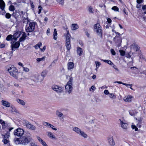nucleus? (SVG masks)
<instances>
[{
	"label": "nucleus",
	"mask_w": 146,
	"mask_h": 146,
	"mask_svg": "<svg viewBox=\"0 0 146 146\" xmlns=\"http://www.w3.org/2000/svg\"><path fill=\"white\" fill-rule=\"evenodd\" d=\"M32 140L31 135L29 133H26L24 136L19 138H15L14 139L16 143L24 145H27Z\"/></svg>",
	"instance_id": "obj_1"
},
{
	"label": "nucleus",
	"mask_w": 146,
	"mask_h": 146,
	"mask_svg": "<svg viewBox=\"0 0 146 146\" xmlns=\"http://www.w3.org/2000/svg\"><path fill=\"white\" fill-rule=\"evenodd\" d=\"M8 71L11 76L17 79L18 78L19 74L18 72V70L13 66L8 68Z\"/></svg>",
	"instance_id": "obj_2"
},
{
	"label": "nucleus",
	"mask_w": 146,
	"mask_h": 146,
	"mask_svg": "<svg viewBox=\"0 0 146 146\" xmlns=\"http://www.w3.org/2000/svg\"><path fill=\"white\" fill-rule=\"evenodd\" d=\"M36 24L35 22H30L26 26V31L27 32H31L34 31L35 29V25Z\"/></svg>",
	"instance_id": "obj_3"
},
{
	"label": "nucleus",
	"mask_w": 146,
	"mask_h": 146,
	"mask_svg": "<svg viewBox=\"0 0 146 146\" xmlns=\"http://www.w3.org/2000/svg\"><path fill=\"white\" fill-rule=\"evenodd\" d=\"M73 79L72 77H71L69 81L67 82L65 87L66 92L68 93L69 94H70L73 89L72 81Z\"/></svg>",
	"instance_id": "obj_4"
},
{
	"label": "nucleus",
	"mask_w": 146,
	"mask_h": 146,
	"mask_svg": "<svg viewBox=\"0 0 146 146\" xmlns=\"http://www.w3.org/2000/svg\"><path fill=\"white\" fill-rule=\"evenodd\" d=\"M10 135V133L9 132H7L5 135H3V137L2 142L5 145H10V142L9 139Z\"/></svg>",
	"instance_id": "obj_5"
},
{
	"label": "nucleus",
	"mask_w": 146,
	"mask_h": 146,
	"mask_svg": "<svg viewBox=\"0 0 146 146\" xmlns=\"http://www.w3.org/2000/svg\"><path fill=\"white\" fill-rule=\"evenodd\" d=\"M73 130L76 133L78 134L81 135L84 138L87 137V135L84 132L82 131L80 129L77 127H73Z\"/></svg>",
	"instance_id": "obj_6"
},
{
	"label": "nucleus",
	"mask_w": 146,
	"mask_h": 146,
	"mask_svg": "<svg viewBox=\"0 0 146 146\" xmlns=\"http://www.w3.org/2000/svg\"><path fill=\"white\" fill-rule=\"evenodd\" d=\"M23 123L24 126H26L27 128L29 129L33 130L36 129V127L34 125L26 120H23Z\"/></svg>",
	"instance_id": "obj_7"
},
{
	"label": "nucleus",
	"mask_w": 146,
	"mask_h": 146,
	"mask_svg": "<svg viewBox=\"0 0 146 146\" xmlns=\"http://www.w3.org/2000/svg\"><path fill=\"white\" fill-rule=\"evenodd\" d=\"M94 30L96 32L98 35L102 36V31L101 26L99 23H97L94 25Z\"/></svg>",
	"instance_id": "obj_8"
},
{
	"label": "nucleus",
	"mask_w": 146,
	"mask_h": 146,
	"mask_svg": "<svg viewBox=\"0 0 146 146\" xmlns=\"http://www.w3.org/2000/svg\"><path fill=\"white\" fill-rule=\"evenodd\" d=\"M67 33L66 34V46L67 49L68 50H69L70 49L71 47V44H70V35L68 31H67Z\"/></svg>",
	"instance_id": "obj_9"
},
{
	"label": "nucleus",
	"mask_w": 146,
	"mask_h": 146,
	"mask_svg": "<svg viewBox=\"0 0 146 146\" xmlns=\"http://www.w3.org/2000/svg\"><path fill=\"white\" fill-rule=\"evenodd\" d=\"M52 89L58 94H60L63 92V88L56 85H53L52 87Z\"/></svg>",
	"instance_id": "obj_10"
},
{
	"label": "nucleus",
	"mask_w": 146,
	"mask_h": 146,
	"mask_svg": "<svg viewBox=\"0 0 146 146\" xmlns=\"http://www.w3.org/2000/svg\"><path fill=\"white\" fill-rule=\"evenodd\" d=\"M14 135L17 137H21L24 133V130L23 129L18 128L14 131Z\"/></svg>",
	"instance_id": "obj_11"
},
{
	"label": "nucleus",
	"mask_w": 146,
	"mask_h": 146,
	"mask_svg": "<svg viewBox=\"0 0 146 146\" xmlns=\"http://www.w3.org/2000/svg\"><path fill=\"white\" fill-rule=\"evenodd\" d=\"M0 57L2 61L3 62H7L10 58V55L8 54H3L0 55Z\"/></svg>",
	"instance_id": "obj_12"
},
{
	"label": "nucleus",
	"mask_w": 146,
	"mask_h": 146,
	"mask_svg": "<svg viewBox=\"0 0 146 146\" xmlns=\"http://www.w3.org/2000/svg\"><path fill=\"white\" fill-rule=\"evenodd\" d=\"M113 40L115 41L117 47H119L121 46L122 42L121 36H115L113 38Z\"/></svg>",
	"instance_id": "obj_13"
},
{
	"label": "nucleus",
	"mask_w": 146,
	"mask_h": 146,
	"mask_svg": "<svg viewBox=\"0 0 146 146\" xmlns=\"http://www.w3.org/2000/svg\"><path fill=\"white\" fill-rule=\"evenodd\" d=\"M108 141L109 144L111 146H114L115 145V143L114 141L113 136L110 135L108 137Z\"/></svg>",
	"instance_id": "obj_14"
},
{
	"label": "nucleus",
	"mask_w": 146,
	"mask_h": 146,
	"mask_svg": "<svg viewBox=\"0 0 146 146\" xmlns=\"http://www.w3.org/2000/svg\"><path fill=\"white\" fill-rule=\"evenodd\" d=\"M131 48L136 52L139 51L138 46L135 43L131 45Z\"/></svg>",
	"instance_id": "obj_15"
},
{
	"label": "nucleus",
	"mask_w": 146,
	"mask_h": 146,
	"mask_svg": "<svg viewBox=\"0 0 146 146\" xmlns=\"http://www.w3.org/2000/svg\"><path fill=\"white\" fill-rule=\"evenodd\" d=\"M21 34V32L19 31L16 32L13 35V39L15 40L17 39V38L19 37Z\"/></svg>",
	"instance_id": "obj_16"
},
{
	"label": "nucleus",
	"mask_w": 146,
	"mask_h": 146,
	"mask_svg": "<svg viewBox=\"0 0 146 146\" xmlns=\"http://www.w3.org/2000/svg\"><path fill=\"white\" fill-rule=\"evenodd\" d=\"M20 15V11L18 10H15L12 14V16L15 17L16 19H17Z\"/></svg>",
	"instance_id": "obj_17"
},
{
	"label": "nucleus",
	"mask_w": 146,
	"mask_h": 146,
	"mask_svg": "<svg viewBox=\"0 0 146 146\" xmlns=\"http://www.w3.org/2000/svg\"><path fill=\"white\" fill-rule=\"evenodd\" d=\"M120 124L121 127L123 129H127V128L128 124L126 123L123 121H121Z\"/></svg>",
	"instance_id": "obj_18"
},
{
	"label": "nucleus",
	"mask_w": 146,
	"mask_h": 146,
	"mask_svg": "<svg viewBox=\"0 0 146 146\" xmlns=\"http://www.w3.org/2000/svg\"><path fill=\"white\" fill-rule=\"evenodd\" d=\"M5 6V4L3 0H0V9L2 11L4 10V8Z\"/></svg>",
	"instance_id": "obj_19"
},
{
	"label": "nucleus",
	"mask_w": 146,
	"mask_h": 146,
	"mask_svg": "<svg viewBox=\"0 0 146 146\" xmlns=\"http://www.w3.org/2000/svg\"><path fill=\"white\" fill-rule=\"evenodd\" d=\"M35 78L34 80L36 81H40L42 82L41 81L40 77L39 75L37 73H36L34 75V76Z\"/></svg>",
	"instance_id": "obj_20"
},
{
	"label": "nucleus",
	"mask_w": 146,
	"mask_h": 146,
	"mask_svg": "<svg viewBox=\"0 0 146 146\" xmlns=\"http://www.w3.org/2000/svg\"><path fill=\"white\" fill-rule=\"evenodd\" d=\"M20 45V42L18 41L15 42L14 44L11 45L12 50H13V48H17L19 47Z\"/></svg>",
	"instance_id": "obj_21"
},
{
	"label": "nucleus",
	"mask_w": 146,
	"mask_h": 146,
	"mask_svg": "<svg viewBox=\"0 0 146 146\" xmlns=\"http://www.w3.org/2000/svg\"><path fill=\"white\" fill-rule=\"evenodd\" d=\"M133 98V97L130 96H125L123 98V100L125 102H131L132 100V98Z\"/></svg>",
	"instance_id": "obj_22"
},
{
	"label": "nucleus",
	"mask_w": 146,
	"mask_h": 146,
	"mask_svg": "<svg viewBox=\"0 0 146 146\" xmlns=\"http://www.w3.org/2000/svg\"><path fill=\"white\" fill-rule=\"evenodd\" d=\"M23 34L22 35V36L20 38L19 40V42L23 41L25 40L26 38L27 37V36L26 33L25 32H23Z\"/></svg>",
	"instance_id": "obj_23"
},
{
	"label": "nucleus",
	"mask_w": 146,
	"mask_h": 146,
	"mask_svg": "<svg viewBox=\"0 0 146 146\" xmlns=\"http://www.w3.org/2000/svg\"><path fill=\"white\" fill-rule=\"evenodd\" d=\"M47 133V135L50 138L55 140L57 139L56 138L51 132H48Z\"/></svg>",
	"instance_id": "obj_24"
},
{
	"label": "nucleus",
	"mask_w": 146,
	"mask_h": 146,
	"mask_svg": "<svg viewBox=\"0 0 146 146\" xmlns=\"http://www.w3.org/2000/svg\"><path fill=\"white\" fill-rule=\"evenodd\" d=\"M68 68L69 70L73 69L74 67L73 62H68Z\"/></svg>",
	"instance_id": "obj_25"
},
{
	"label": "nucleus",
	"mask_w": 146,
	"mask_h": 146,
	"mask_svg": "<svg viewBox=\"0 0 146 146\" xmlns=\"http://www.w3.org/2000/svg\"><path fill=\"white\" fill-rule=\"evenodd\" d=\"M118 83L119 84H121L124 85L126 86H130V88L132 90H133V89L132 88H131L132 86V85L131 84H129L124 83H123V82H120V81H115L114 82V83Z\"/></svg>",
	"instance_id": "obj_26"
},
{
	"label": "nucleus",
	"mask_w": 146,
	"mask_h": 146,
	"mask_svg": "<svg viewBox=\"0 0 146 146\" xmlns=\"http://www.w3.org/2000/svg\"><path fill=\"white\" fill-rule=\"evenodd\" d=\"M3 104L4 106H6L7 107H9L10 106V104L8 102L5 101H2Z\"/></svg>",
	"instance_id": "obj_27"
},
{
	"label": "nucleus",
	"mask_w": 146,
	"mask_h": 146,
	"mask_svg": "<svg viewBox=\"0 0 146 146\" xmlns=\"http://www.w3.org/2000/svg\"><path fill=\"white\" fill-rule=\"evenodd\" d=\"M53 36L54 39L55 40H56L57 38V33L56 29H54Z\"/></svg>",
	"instance_id": "obj_28"
},
{
	"label": "nucleus",
	"mask_w": 146,
	"mask_h": 146,
	"mask_svg": "<svg viewBox=\"0 0 146 146\" xmlns=\"http://www.w3.org/2000/svg\"><path fill=\"white\" fill-rule=\"evenodd\" d=\"M71 28L72 30H75L78 28V26L77 24H72L71 26Z\"/></svg>",
	"instance_id": "obj_29"
},
{
	"label": "nucleus",
	"mask_w": 146,
	"mask_h": 146,
	"mask_svg": "<svg viewBox=\"0 0 146 146\" xmlns=\"http://www.w3.org/2000/svg\"><path fill=\"white\" fill-rule=\"evenodd\" d=\"M83 52L82 49L80 47H78L77 49V52L79 56H81L82 55V53Z\"/></svg>",
	"instance_id": "obj_30"
},
{
	"label": "nucleus",
	"mask_w": 146,
	"mask_h": 146,
	"mask_svg": "<svg viewBox=\"0 0 146 146\" xmlns=\"http://www.w3.org/2000/svg\"><path fill=\"white\" fill-rule=\"evenodd\" d=\"M101 60L102 61H103L111 65V66H112V64L113 63L111 60H103L102 59H101Z\"/></svg>",
	"instance_id": "obj_31"
},
{
	"label": "nucleus",
	"mask_w": 146,
	"mask_h": 146,
	"mask_svg": "<svg viewBox=\"0 0 146 146\" xmlns=\"http://www.w3.org/2000/svg\"><path fill=\"white\" fill-rule=\"evenodd\" d=\"M46 75V73L45 71H43L41 73V76L42 78L41 79V81H42L45 77Z\"/></svg>",
	"instance_id": "obj_32"
},
{
	"label": "nucleus",
	"mask_w": 146,
	"mask_h": 146,
	"mask_svg": "<svg viewBox=\"0 0 146 146\" xmlns=\"http://www.w3.org/2000/svg\"><path fill=\"white\" fill-rule=\"evenodd\" d=\"M43 124L47 127H52V125L50 124L49 123L46 122H44Z\"/></svg>",
	"instance_id": "obj_33"
},
{
	"label": "nucleus",
	"mask_w": 146,
	"mask_h": 146,
	"mask_svg": "<svg viewBox=\"0 0 146 146\" xmlns=\"http://www.w3.org/2000/svg\"><path fill=\"white\" fill-rule=\"evenodd\" d=\"M0 123L2 125V127L3 128H5L7 126V125L4 121L0 119Z\"/></svg>",
	"instance_id": "obj_34"
},
{
	"label": "nucleus",
	"mask_w": 146,
	"mask_h": 146,
	"mask_svg": "<svg viewBox=\"0 0 146 146\" xmlns=\"http://www.w3.org/2000/svg\"><path fill=\"white\" fill-rule=\"evenodd\" d=\"M129 114L132 116L134 115L135 113H137L136 111L135 110H131L129 111Z\"/></svg>",
	"instance_id": "obj_35"
},
{
	"label": "nucleus",
	"mask_w": 146,
	"mask_h": 146,
	"mask_svg": "<svg viewBox=\"0 0 146 146\" xmlns=\"http://www.w3.org/2000/svg\"><path fill=\"white\" fill-rule=\"evenodd\" d=\"M17 102L21 104L24 106L25 105V103L23 100H21L20 99H17Z\"/></svg>",
	"instance_id": "obj_36"
},
{
	"label": "nucleus",
	"mask_w": 146,
	"mask_h": 146,
	"mask_svg": "<svg viewBox=\"0 0 146 146\" xmlns=\"http://www.w3.org/2000/svg\"><path fill=\"white\" fill-rule=\"evenodd\" d=\"M109 97L112 99H114L116 98V96L113 93H110L109 94Z\"/></svg>",
	"instance_id": "obj_37"
},
{
	"label": "nucleus",
	"mask_w": 146,
	"mask_h": 146,
	"mask_svg": "<svg viewBox=\"0 0 146 146\" xmlns=\"http://www.w3.org/2000/svg\"><path fill=\"white\" fill-rule=\"evenodd\" d=\"M25 19H23V23H26L27 25L29 24V22L30 21V20L28 19V18H24Z\"/></svg>",
	"instance_id": "obj_38"
},
{
	"label": "nucleus",
	"mask_w": 146,
	"mask_h": 146,
	"mask_svg": "<svg viewBox=\"0 0 146 146\" xmlns=\"http://www.w3.org/2000/svg\"><path fill=\"white\" fill-rule=\"evenodd\" d=\"M9 9L11 11H14L15 9L14 6L12 5H11L9 7Z\"/></svg>",
	"instance_id": "obj_39"
},
{
	"label": "nucleus",
	"mask_w": 146,
	"mask_h": 146,
	"mask_svg": "<svg viewBox=\"0 0 146 146\" xmlns=\"http://www.w3.org/2000/svg\"><path fill=\"white\" fill-rule=\"evenodd\" d=\"M12 111L13 112H15L16 113H18L19 111L14 107H12Z\"/></svg>",
	"instance_id": "obj_40"
},
{
	"label": "nucleus",
	"mask_w": 146,
	"mask_h": 146,
	"mask_svg": "<svg viewBox=\"0 0 146 146\" xmlns=\"http://www.w3.org/2000/svg\"><path fill=\"white\" fill-rule=\"evenodd\" d=\"M45 58V57L44 56L42 58H37L36 59V60L38 62H39L40 61L44 60Z\"/></svg>",
	"instance_id": "obj_41"
},
{
	"label": "nucleus",
	"mask_w": 146,
	"mask_h": 146,
	"mask_svg": "<svg viewBox=\"0 0 146 146\" xmlns=\"http://www.w3.org/2000/svg\"><path fill=\"white\" fill-rule=\"evenodd\" d=\"M11 16V15L9 13H7L5 15V17L7 19H9L10 18Z\"/></svg>",
	"instance_id": "obj_42"
},
{
	"label": "nucleus",
	"mask_w": 146,
	"mask_h": 146,
	"mask_svg": "<svg viewBox=\"0 0 146 146\" xmlns=\"http://www.w3.org/2000/svg\"><path fill=\"white\" fill-rule=\"evenodd\" d=\"M12 36H13L12 35H9L6 37V40H9L12 38Z\"/></svg>",
	"instance_id": "obj_43"
},
{
	"label": "nucleus",
	"mask_w": 146,
	"mask_h": 146,
	"mask_svg": "<svg viewBox=\"0 0 146 146\" xmlns=\"http://www.w3.org/2000/svg\"><path fill=\"white\" fill-rule=\"evenodd\" d=\"M95 63L96 65V69H97L101 65V63L98 61H95Z\"/></svg>",
	"instance_id": "obj_44"
},
{
	"label": "nucleus",
	"mask_w": 146,
	"mask_h": 146,
	"mask_svg": "<svg viewBox=\"0 0 146 146\" xmlns=\"http://www.w3.org/2000/svg\"><path fill=\"white\" fill-rule=\"evenodd\" d=\"M120 55L122 56H124L125 54V52L123 50H120L119 51Z\"/></svg>",
	"instance_id": "obj_45"
},
{
	"label": "nucleus",
	"mask_w": 146,
	"mask_h": 146,
	"mask_svg": "<svg viewBox=\"0 0 146 146\" xmlns=\"http://www.w3.org/2000/svg\"><path fill=\"white\" fill-rule=\"evenodd\" d=\"M139 57L140 59H142L143 60H145V58L143 57V55L141 54V52L140 51H139Z\"/></svg>",
	"instance_id": "obj_46"
},
{
	"label": "nucleus",
	"mask_w": 146,
	"mask_h": 146,
	"mask_svg": "<svg viewBox=\"0 0 146 146\" xmlns=\"http://www.w3.org/2000/svg\"><path fill=\"white\" fill-rule=\"evenodd\" d=\"M56 115L58 117H61L63 115V114L58 111H57L56 113Z\"/></svg>",
	"instance_id": "obj_47"
},
{
	"label": "nucleus",
	"mask_w": 146,
	"mask_h": 146,
	"mask_svg": "<svg viewBox=\"0 0 146 146\" xmlns=\"http://www.w3.org/2000/svg\"><path fill=\"white\" fill-rule=\"evenodd\" d=\"M112 9L115 11H118L119 9L116 6H114L112 8Z\"/></svg>",
	"instance_id": "obj_48"
},
{
	"label": "nucleus",
	"mask_w": 146,
	"mask_h": 146,
	"mask_svg": "<svg viewBox=\"0 0 146 146\" xmlns=\"http://www.w3.org/2000/svg\"><path fill=\"white\" fill-rule=\"evenodd\" d=\"M40 143L43 146H48L46 143L43 140L41 141Z\"/></svg>",
	"instance_id": "obj_49"
},
{
	"label": "nucleus",
	"mask_w": 146,
	"mask_h": 146,
	"mask_svg": "<svg viewBox=\"0 0 146 146\" xmlns=\"http://www.w3.org/2000/svg\"><path fill=\"white\" fill-rule=\"evenodd\" d=\"M56 1L58 2L59 4H61L62 5H63V1L62 0H56Z\"/></svg>",
	"instance_id": "obj_50"
},
{
	"label": "nucleus",
	"mask_w": 146,
	"mask_h": 146,
	"mask_svg": "<svg viewBox=\"0 0 146 146\" xmlns=\"http://www.w3.org/2000/svg\"><path fill=\"white\" fill-rule=\"evenodd\" d=\"M38 8L39 9L38 13L39 14L41 13V10H42V7L41 6H40L38 7Z\"/></svg>",
	"instance_id": "obj_51"
},
{
	"label": "nucleus",
	"mask_w": 146,
	"mask_h": 146,
	"mask_svg": "<svg viewBox=\"0 0 146 146\" xmlns=\"http://www.w3.org/2000/svg\"><path fill=\"white\" fill-rule=\"evenodd\" d=\"M131 128L133 129H135V131H137L138 130V128L135 125H131Z\"/></svg>",
	"instance_id": "obj_52"
},
{
	"label": "nucleus",
	"mask_w": 146,
	"mask_h": 146,
	"mask_svg": "<svg viewBox=\"0 0 146 146\" xmlns=\"http://www.w3.org/2000/svg\"><path fill=\"white\" fill-rule=\"evenodd\" d=\"M23 71L25 72H28L29 70V69L27 68H25L24 67H23Z\"/></svg>",
	"instance_id": "obj_53"
},
{
	"label": "nucleus",
	"mask_w": 146,
	"mask_h": 146,
	"mask_svg": "<svg viewBox=\"0 0 146 146\" xmlns=\"http://www.w3.org/2000/svg\"><path fill=\"white\" fill-rule=\"evenodd\" d=\"M111 54L113 55H115V51L113 49H111Z\"/></svg>",
	"instance_id": "obj_54"
},
{
	"label": "nucleus",
	"mask_w": 146,
	"mask_h": 146,
	"mask_svg": "<svg viewBox=\"0 0 146 146\" xmlns=\"http://www.w3.org/2000/svg\"><path fill=\"white\" fill-rule=\"evenodd\" d=\"M93 9L92 7H90L89 9V11L90 12L92 13H93Z\"/></svg>",
	"instance_id": "obj_55"
},
{
	"label": "nucleus",
	"mask_w": 146,
	"mask_h": 146,
	"mask_svg": "<svg viewBox=\"0 0 146 146\" xmlns=\"http://www.w3.org/2000/svg\"><path fill=\"white\" fill-rule=\"evenodd\" d=\"M104 93L105 94L107 95L109 94H110V93L108 91L106 90H105L104 91Z\"/></svg>",
	"instance_id": "obj_56"
},
{
	"label": "nucleus",
	"mask_w": 146,
	"mask_h": 146,
	"mask_svg": "<svg viewBox=\"0 0 146 146\" xmlns=\"http://www.w3.org/2000/svg\"><path fill=\"white\" fill-rule=\"evenodd\" d=\"M115 33L116 35L115 36H121V34L115 31Z\"/></svg>",
	"instance_id": "obj_57"
},
{
	"label": "nucleus",
	"mask_w": 146,
	"mask_h": 146,
	"mask_svg": "<svg viewBox=\"0 0 146 146\" xmlns=\"http://www.w3.org/2000/svg\"><path fill=\"white\" fill-rule=\"evenodd\" d=\"M42 45V43L41 42H39L38 44L36 45V47L38 46V48H40Z\"/></svg>",
	"instance_id": "obj_58"
},
{
	"label": "nucleus",
	"mask_w": 146,
	"mask_h": 146,
	"mask_svg": "<svg viewBox=\"0 0 146 146\" xmlns=\"http://www.w3.org/2000/svg\"><path fill=\"white\" fill-rule=\"evenodd\" d=\"M143 0H137V2L138 4H139L143 2Z\"/></svg>",
	"instance_id": "obj_59"
},
{
	"label": "nucleus",
	"mask_w": 146,
	"mask_h": 146,
	"mask_svg": "<svg viewBox=\"0 0 146 146\" xmlns=\"http://www.w3.org/2000/svg\"><path fill=\"white\" fill-rule=\"evenodd\" d=\"M141 74H144L145 75H146V69L145 70H143L142 72H141Z\"/></svg>",
	"instance_id": "obj_60"
},
{
	"label": "nucleus",
	"mask_w": 146,
	"mask_h": 146,
	"mask_svg": "<svg viewBox=\"0 0 146 146\" xmlns=\"http://www.w3.org/2000/svg\"><path fill=\"white\" fill-rule=\"evenodd\" d=\"M91 89L94 91L96 89V88L94 86H92L91 87Z\"/></svg>",
	"instance_id": "obj_61"
},
{
	"label": "nucleus",
	"mask_w": 146,
	"mask_h": 146,
	"mask_svg": "<svg viewBox=\"0 0 146 146\" xmlns=\"http://www.w3.org/2000/svg\"><path fill=\"white\" fill-rule=\"evenodd\" d=\"M107 22L109 23H111V19L110 18H108L107 19Z\"/></svg>",
	"instance_id": "obj_62"
},
{
	"label": "nucleus",
	"mask_w": 146,
	"mask_h": 146,
	"mask_svg": "<svg viewBox=\"0 0 146 146\" xmlns=\"http://www.w3.org/2000/svg\"><path fill=\"white\" fill-rule=\"evenodd\" d=\"M37 138L38 140L40 142H41L42 140L38 136L37 137Z\"/></svg>",
	"instance_id": "obj_63"
},
{
	"label": "nucleus",
	"mask_w": 146,
	"mask_h": 146,
	"mask_svg": "<svg viewBox=\"0 0 146 146\" xmlns=\"http://www.w3.org/2000/svg\"><path fill=\"white\" fill-rule=\"evenodd\" d=\"M5 47V45L4 44H2L0 45V48H3Z\"/></svg>",
	"instance_id": "obj_64"
}]
</instances>
